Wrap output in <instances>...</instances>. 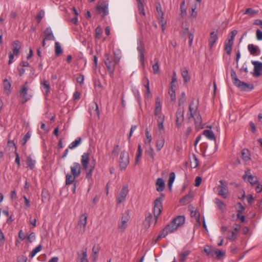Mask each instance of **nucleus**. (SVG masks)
Wrapping results in <instances>:
<instances>
[{
	"instance_id": "obj_23",
	"label": "nucleus",
	"mask_w": 262,
	"mask_h": 262,
	"mask_svg": "<svg viewBox=\"0 0 262 262\" xmlns=\"http://www.w3.org/2000/svg\"><path fill=\"white\" fill-rule=\"evenodd\" d=\"M156 190L158 192L162 191L165 187V182L162 178L157 179L156 183Z\"/></svg>"
},
{
	"instance_id": "obj_60",
	"label": "nucleus",
	"mask_w": 262,
	"mask_h": 262,
	"mask_svg": "<svg viewBox=\"0 0 262 262\" xmlns=\"http://www.w3.org/2000/svg\"><path fill=\"white\" fill-rule=\"evenodd\" d=\"M152 220V215L151 213H149L148 215L146 217L145 219V224L148 227L150 225V222Z\"/></svg>"
},
{
	"instance_id": "obj_30",
	"label": "nucleus",
	"mask_w": 262,
	"mask_h": 262,
	"mask_svg": "<svg viewBox=\"0 0 262 262\" xmlns=\"http://www.w3.org/2000/svg\"><path fill=\"white\" fill-rule=\"evenodd\" d=\"M203 135L209 140L215 141L216 138L213 132L211 130H204L203 131Z\"/></svg>"
},
{
	"instance_id": "obj_10",
	"label": "nucleus",
	"mask_w": 262,
	"mask_h": 262,
	"mask_svg": "<svg viewBox=\"0 0 262 262\" xmlns=\"http://www.w3.org/2000/svg\"><path fill=\"white\" fill-rule=\"evenodd\" d=\"M221 184L217 187V193L223 198H226L228 195V189L226 184H225L222 180L219 181Z\"/></svg>"
},
{
	"instance_id": "obj_16",
	"label": "nucleus",
	"mask_w": 262,
	"mask_h": 262,
	"mask_svg": "<svg viewBox=\"0 0 262 262\" xmlns=\"http://www.w3.org/2000/svg\"><path fill=\"white\" fill-rule=\"evenodd\" d=\"M157 17L159 20L160 24L162 26V30H164V13L162 10L160 4L157 6Z\"/></svg>"
},
{
	"instance_id": "obj_24",
	"label": "nucleus",
	"mask_w": 262,
	"mask_h": 262,
	"mask_svg": "<svg viewBox=\"0 0 262 262\" xmlns=\"http://www.w3.org/2000/svg\"><path fill=\"white\" fill-rule=\"evenodd\" d=\"M192 118H194V124H195L196 128L198 129L202 128H203V126L202 125V117H201L200 113H198V115L194 116V117H192Z\"/></svg>"
},
{
	"instance_id": "obj_45",
	"label": "nucleus",
	"mask_w": 262,
	"mask_h": 262,
	"mask_svg": "<svg viewBox=\"0 0 262 262\" xmlns=\"http://www.w3.org/2000/svg\"><path fill=\"white\" fill-rule=\"evenodd\" d=\"M55 48L56 55L57 56L61 55L62 54V50L60 45V43L58 42H56L55 43Z\"/></svg>"
},
{
	"instance_id": "obj_62",
	"label": "nucleus",
	"mask_w": 262,
	"mask_h": 262,
	"mask_svg": "<svg viewBox=\"0 0 262 262\" xmlns=\"http://www.w3.org/2000/svg\"><path fill=\"white\" fill-rule=\"evenodd\" d=\"M180 9L181 11V15L182 16L185 15L186 14V9L185 8V1H183L181 6H180Z\"/></svg>"
},
{
	"instance_id": "obj_11",
	"label": "nucleus",
	"mask_w": 262,
	"mask_h": 262,
	"mask_svg": "<svg viewBox=\"0 0 262 262\" xmlns=\"http://www.w3.org/2000/svg\"><path fill=\"white\" fill-rule=\"evenodd\" d=\"M238 83L236 84V86L240 90L243 91H250L253 89L254 86L252 84L247 83L243 81H240L239 82L237 81Z\"/></svg>"
},
{
	"instance_id": "obj_42",
	"label": "nucleus",
	"mask_w": 262,
	"mask_h": 262,
	"mask_svg": "<svg viewBox=\"0 0 262 262\" xmlns=\"http://www.w3.org/2000/svg\"><path fill=\"white\" fill-rule=\"evenodd\" d=\"M169 233H170L168 229L165 227L162 232L157 236L156 241H159L160 239L165 237Z\"/></svg>"
},
{
	"instance_id": "obj_18",
	"label": "nucleus",
	"mask_w": 262,
	"mask_h": 262,
	"mask_svg": "<svg viewBox=\"0 0 262 262\" xmlns=\"http://www.w3.org/2000/svg\"><path fill=\"white\" fill-rule=\"evenodd\" d=\"M43 34L45 37V40H54L55 39L53 32L51 30V28L50 27H48L46 29V30L43 32Z\"/></svg>"
},
{
	"instance_id": "obj_8",
	"label": "nucleus",
	"mask_w": 262,
	"mask_h": 262,
	"mask_svg": "<svg viewBox=\"0 0 262 262\" xmlns=\"http://www.w3.org/2000/svg\"><path fill=\"white\" fill-rule=\"evenodd\" d=\"M184 107L179 108L176 112V126L179 128L181 127L184 120Z\"/></svg>"
},
{
	"instance_id": "obj_29",
	"label": "nucleus",
	"mask_w": 262,
	"mask_h": 262,
	"mask_svg": "<svg viewBox=\"0 0 262 262\" xmlns=\"http://www.w3.org/2000/svg\"><path fill=\"white\" fill-rule=\"evenodd\" d=\"M190 251L188 250H183L181 253L179 254L180 262H185L187 257L190 254Z\"/></svg>"
},
{
	"instance_id": "obj_41",
	"label": "nucleus",
	"mask_w": 262,
	"mask_h": 262,
	"mask_svg": "<svg viewBox=\"0 0 262 262\" xmlns=\"http://www.w3.org/2000/svg\"><path fill=\"white\" fill-rule=\"evenodd\" d=\"M181 75L184 79L185 83L188 82L190 80V77L188 75V71L186 69H183L181 70Z\"/></svg>"
},
{
	"instance_id": "obj_19",
	"label": "nucleus",
	"mask_w": 262,
	"mask_h": 262,
	"mask_svg": "<svg viewBox=\"0 0 262 262\" xmlns=\"http://www.w3.org/2000/svg\"><path fill=\"white\" fill-rule=\"evenodd\" d=\"M78 258L80 260V262H89L88 259V255H87V248H83L81 253L78 252Z\"/></svg>"
},
{
	"instance_id": "obj_4",
	"label": "nucleus",
	"mask_w": 262,
	"mask_h": 262,
	"mask_svg": "<svg viewBox=\"0 0 262 262\" xmlns=\"http://www.w3.org/2000/svg\"><path fill=\"white\" fill-rule=\"evenodd\" d=\"M164 198V195L161 194L160 196L157 198L154 202V215L157 221L158 217L161 214L163 209L162 203Z\"/></svg>"
},
{
	"instance_id": "obj_31",
	"label": "nucleus",
	"mask_w": 262,
	"mask_h": 262,
	"mask_svg": "<svg viewBox=\"0 0 262 262\" xmlns=\"http://www.w3.org/2000/svg\"><path fill=\"white\" fill-rule=\"evenodd\" d=\"M78 178L76 176H75L72 173H68L66 177V185H70L73 184L75 181V180Z\"/></svg>"
},
{
	"instance_id": "obj_44",
	"label": "nucleus",
	"mask_w": 262,
	"mask_h": 262,
	"mask_svg": "<svg viewBox=\"0 0 262 262\" xmlns=\"http://www.w3.org/2000/svg\"><path fill=\"white\" fill-rule=\"evenodd\" d=\"M174 88L175 87H172V85L170 86L168 91V94L170 95L171 100L172 101H174L176 99Z\"/></svg>"
},
{
	"instance_id": "obj_56",
	"label": "nucleus",
	"mask_w": 262,
	"mask_h": 262,
	"mask_svg": "<svg viewBox=\"0 0 262 262\" xmlns=\"http://www.w3.org/2000/svg\"><path fill=\"white\" fill-rule=\"evenodd\" d=\"M138 8L140 13L142 14L143 16H145V12L144 9L143 5L142 2H140L139 4H138Z\"/></svg>"
},
{
	"instance_id": "obj_46",
	"label": "nucleus",
	"mask_w": 262,
	"mask_h": 262,
	"mask_svg": "<svg viewBox=\"0 0 262 262\" xmlns=\"http://www.w3.org/2000/svg\"><path fill=\"white\" fill-rule=\"evenodd\" d=\"M232 43L229 42L225 43V51L228 55H230L232 50Z\"/></svg>"
},
{
	"instance_id": "obj_32",
	"label": "nucleus",
	"mask_w": 262,
	"mask_h": 262,
	"mask_svg": "<svg viewBox=\"0 0 262 262\" xmlns=\"http://www.w3.org/2000/svg\"><path fill=\"white\" fill-rule=\"evenodd\" d=\"M11 86V84L10 82L7 79H5L4 80V90L5 94L7 95H9L10 94Z\"/></svg>"
},
{
	"instance_id": "obj_39",
	"label": "nucleus",
	"mask_w": 262,
	"mask_h": 262,
	"mask_svg": "<svg viewBox=\"0 0 262 262\" xmlns=\"http://www.w3.org/2000/svg\"><path fill=\"white\" fill-rule=\"evenodd\" d=\"M175 177H176V175H175L174 172H171L170 173L169 178V180H168V186L170 190L171 189V187H172L173 183L174 181Z\"/></svg>"
},
{
	"instance_id": "obj_38",
	"label": "nucleus",
	"mask_w": 262,
	"mask_h": 262,
	"mask_svg": "<svg viewBox=\"0 0 262 262\" xmlns=\"http://www.w3.org/2000/svg\"><path fill=\"white\" fill-rule=\"evenodd\" d=\"M165 227L168 229V230L170 233L174 232L178 229V227L176 225V224L173 220H172L171 222V223L167 225Z\"/></svg>"
},
{
	"instance_id": "obj_28",
	"label": "nucleus",
	"mask_w": 262,
	"mask_h": 262,
	"mask_svg": "<svg viewBox=\"0 0 262 262\" xmlns=\"http://www.w3.org/2000/svg\"><path fill=\"white\" fill-rule=\"evenodd\" d=\"M192 196V193L189 192L180 200V203L182 205L187 204L191 202Z\"/></svg>"
},
{
	"instance_id": "obj_15",
	"label": "nucleus",
	"mask_w": 262,
	"mask_h": 262,
	"mask_svg": "<svg viewBox=\"0 0 262 262\" xmlns=\"http://www.w3.org/2000/svg\"><path fill=\"white\" fill-rule=\"evenodd\" d=\"M252 63L254 65V75L256 77H259L262 75V63L257 61H252Z\"/></svg>"
},
{
	"instance_id": "obj_7",
	"label": "nucleus",
	"mask_w": 262,
	"mask_h": 262,
	"mask_svg": "<svg viewBox=\"0 0 262 262\" xmlns=\"http://www.w3.org/2000/svg\"><path fill=\"white\" fill-rule=\"evenodd\" d=\"M129 155L125 150L121 152L120 156L119 165L121 170H125L129 164Z\"/></svg>"
},
{
	"instance_id": "obj_6",
	"label": "nucleus",
	"mask_w": 262,
	"mask_h": 262,
	"mask_svg": "<svg viewBox=\"0 0 262 262\" xmlns=\"http://www.w3.org/2000/svg\"><path fill=\"white\" fill-rule=\"evenodd\" d=\"M130 216L128 211H125L122 214L120 222H118V229L122 232H123L127 226V222L129 220Z\"/></svg>"
},
{
	"instance_id": "obj_40",
	"label": "nucleus",
	"mask_w": 262,
	"mask_h": 262,
	"mask_svg": "<svg viewBox=\"0 0 262 262\" xmlns=\"http://www.w3.org/2000/svg\"><path fill=\"white\" fill-rule=\"evenodd\" d=\"M215 203L217 206L218 208L222 211H224L226 209V205L223 202L220 200L219 199H215Z\"/></svg>"
},
{
	"instance_id": "obj_26",
	"label": "nucleus",
	"mask_w": 262,
	"mask_h": 262,
	"mask_svg": "<svg viewBox=\"0 0 262 262\" xmlns=\"http://www.w3.org/2000/svg\"><path fill=\"white\" fill-rule=\"evenodd\" d=\"M42 88V91L46 95H48L50 90V83L48 80H43L41 83Z\"/></svg>"
},
{
	"instance_id": "obj_2",
	"label": "nucleus",
	"mask_w": 262,
	"mask_h": 262,
	"mask_svg": "<svg viewBox=\"0 0 262 262\" xmlns=\"http://www.w3.org/2000/svg\"><path fill=\"white\" fill-rule=\"evenodd\" d=\"M90 152L83 153L81 156V163L82 168L86 171V177L90 178L92 176V173L94 169V165H90L89 166L88 164L90 162Z\"/></svg>"
},
{
	"instance_id": "obj_34",
	"label": "nucleus",
	"mask_w": 262,
	"mask_h": 262,
	"mask_svg": "<svg viewBox=\"0 0 262 262\" xmlns=\"http://www.w3.org/2000/svg\"><path fill=\"white\" fill-rule=\"evenodd\" d=\"M26 163L31 169H33L35 167V160L30 155L27 157Z\"/></svg>"
},
{
	"instance_id": "obj_14",
	"label": "nucleus",
	"mask_w": 262,
	"mask_h": 262,
	"mask_svg": "<svg viewBox=\"0 0 262 262\" xmlns=\"http://www.w3.org/2000/svg\"><path fill=\"white\" fill-rule=\"evenodd\" d=\"M72 174L78 177L81 172V167L80 164L77 162H74L70 167Z\"/></svg>"
},
{
	"instance_id": "obj_52",
	"label": "nucleus",
	"mask_w": 262,
	"mask_h": 262,
	"mask_svg": "<svg viewBox=\"0 0 262 262\" xmlns=\"http://www.w3.org/2000/svg\"><path fill=\"white\" fill-rule=\"evenodd\" d=\"M30 137H31V133L30 132H28L25 135V136H24V137L23 138L22 140L20 141L21 144L23 145H25L26 144L27 142L28 141V140L30 138Z\"/></svg>"
},
{
	"instance_id": "obj_22",
	"label": "nucleus",
	"mask_w": 262,
	"mask_h": 262,
	"mask_svg": "<svg viewBox=\"0 0 262 262\" xmlns=\"http://www.w3.org/2000/svg\"><path fill=\"white\" fill-rule=\"evenodd\" d=\"M248 49L250 54L253 56H257L260 54L259 48L253 44H249L248 46Z\"/></svg>"
},
{
	"instance_id": "obj_33",
	"label": "nucleus",
	"mask_w": 262,
	"mask_h": 262,
	"mask_svg": "<svg viewBox=\"0 0 262 262\" xmlns=\"http://www.w3.org/2000/svg\"><path fill=\"white\" fill-rule=\"evenodd\" d=\"M242 157L244 161L247 162L250 160V151L247 149H243L242 150Z\"/></svg>"
},
{
	"instance_id": "obj_50",
	"label": "nucleus",
	"mask_w": 262,
	"mask_h": 262,
	"mask_svg": "<svg viewBox=\"0 0 262 262\" xmlns=\"http://www.w3.org/2000/svg\"><path fill=\"white\" fill-rule=\"evenodd\" d=\"M119 150V146L118 145H115L111 153V155L113 158L118 156Z\"/></svg>"
},
{
	"instance_id": "obj_25",
	"label": "nucleus",
	"mask_w": 262,
	"mask_h": 262,
	"mask_svg": "<svg viewBox=\"0 0 262 262\" xmlns=\"http://www.w3.org/2000/svg\"><path fill=\"white\" fill-rule=\"evenodd\" d=\"M87 224V215L85 214H82L80 216L79 221L78 223V226L82 227L83 231H85V227Z\"/></svg>"
},
{
	"instance_id": "obj_51",
	"label": "nucleus",
	"mask_w": 262,
	"mask_h": 262,
	"mask_svg": "<svg viewBox=\"0 0 262 262\" xmlns=\"http://www.w3.org/2000/svg\"><path fill=\"white\" fill-rule=\"evenodd\" d=\"M231 76L233 80V83L234 84V85H236L238 83L237 82H239L241 80H239L236 76V73L234 71H232L231 72Z\"/></svg>"
},
{
	"instance_id": "obj_36",
	"label": "nucleus",
	"mask_w": 262,
	"mask_h": 262,
	"mask_svg": "<svg viewBox=\"0 0 262 262\" xmlns=\"http://www.w3.org/2000/svg\"><path fill=\"white\" fill-rule=\"evenodd\" d=\"M81 143V139L80 137L77 138L75 141L72 142L69 145V148L71 149H73L77 146H78Z\"/></svg>"
},
{
	"instance_id": "obj_58",
	"label": "nucleus",
	"mask_w": 262,
	"mask_h": 262,
	"mask_svg": "<svg viewBox=\"0 0 262 262\" xmlns=\"http://www.w3.org/2000/svg\"><path fill=\"white\" fill-rule=\"evenodd\" d=\"M102 33V29L99 27H97L95 29V37L97 39H99L100 35Z\"/></svg>"
},
{
	"instance_id": "obj_5",
	"label": "nucleus",
	"mask_w": 262,
	"mask_h": 262,
	"mask_svg": "<svg viewBox=\"0 0 262 262\" xmlns=\"http://www.w3.org/2000/svg\"><path fill=\"white\" fill-rule=\"evenodd\" d=\"M199 103V102L198 100H192L191 101L189 105L188 113L187 114V116L189 119L194 117L195 115L200 113L198 111Z\"/></svg>"
},
{
	"instance_id": "obj_12",
	"label": "nucleus",
	"mask_w": 262,
	"mask_h": 262,
	"mask_svg": "<svg viewBox=\"0 0 262 262\" xmlns=\"http://www.w3.org/2000/svg\"><path fill=\"white\" fill-rule=\"evenodd\" d=\"M155 108L154 111V115L157 117V119L161 118H164V116L162 115L161 112L162 106L160 103L159 98H157L156 100Z\"/></svg>"
},
{
	"instance_id": "obj_3",
	"label": "nucleus",
	"mask_w": 262,
	"mask_h": 262,
	"mask_svg": "<svg viewBox=\"0 0 262 262\" xmlns=\"http://www.w3.org/2000/svg\"><path fill=\"white\" fill-rule=\"evenodd\" d=\"M19 95L22 98L21 102L23 103H26L30 100L32 96L31 91L29 89L28 83L27 82L21 86L19 91Z\"/></svg>"
},
{
	"instance_id": "obj_49",
	"label": "nucleus",
	"mask_w": 262,
	"mask_h": 262,
	"mask_svg": "<svg viewBox=\"0 0 262 262\" xmlns=\"http://www.w3.org/2000/svg\"><path fill=\"white\" fill-rule=\"evenodd\" d=\"M185 102H186L185 94L184 92H183L181 93V97L179 100V105L180 106H182V107H184L183 105L185 104Z\"/></svg>"
},
{
	"instance_id": "obj_47",
	"label": "nucleus",
	"mask_w": 262,
	"mask_h": 262,
	"mask_svg": "<svg viewBox=\"0 0 262 262\" xmlns=\"http://www.w3.org/2000/svg\"><path fill=\"white\" fill-rule=\"evenodd\" d=\"M146 153L147 156L152 159V161H154L155 153L154 149L152 147H150L149 149L146 151Z\"/></svg>"
},
{
	"instance_id": "obj_1",
	"label": "nucleus",
	"mask_w": 262,
	"mask_h": 262,
	"mask_svg": "<svg viewBox=\"0 0 262 262\" xmlns=\"http://www.w3.org/2000/svg\"><path fill=\"white\" fill-rule=\"evenodd\" d=\"M120 58L115 57L114 59L110 57L108 54H105L104 56V62L111 76H113L116 64L119 62Z\"/></svg>"
},
{
	"instance_id": "obj_53",
	"label": "nucleus",
	"mask_w": 262,
	"mask_h": 262,
	"mask_svg": "<svg viewBox=\"0 0 262 262\" xmlns=\"http://www.w3.org/2000/svg\"><path fill=\"white\" fill-rule=\"evenodd\" d=\"M237 33V31L236 30H233L231 31V36L228 38L227 42L233 44L234 39Z\"/></svg>"
},
{
	"instance_id": "obj_54",
	"label": "nucleus",
	"mask_w": 262,
	"mask_h": 262,
	"mask_svg": "<svg viewBox=\"0 0 262 262\" xmlns=\"http://www.w3.org/2000/svg\"><path fill=\"white\" fill-rule=\"evenodd\" d=\"M99 251V247L98 245H95L92 249V252H93V256L95 259L97 256V254Z\"/></svg>"
},
{
	"instance_id": "obj_37",
	"label": "nucleus",
	"mask_w": 262,
	"mask_h": 262,
	"mask_svg": "<svg viewBox=\"0 0 262 262\" xmlns=\"http://www.w3.org/2000/svg\"><path fill=\"white\" fill-rule=\"evenodd\" d=\"M13 54L17 55L19 53V50L20 48L19 41L16 40L13 42Z\"/></svg>"
},
{
	"instance_id": "obj_21",
	"label": "nucleus",
	"mask_w": 262,
	"mask_h": 262,
	"mask_svg": "<svg viewBox=\"0 0 262 262\" xmlns=\"http://www.w3.org/2000/svg\"><path fill=\"white\" fill-rule=\"evenodd\" d=\"M218 39V34L217 32H212L210 33L209 39V46L210 48H212L214 43Z\"/></svg>"
},
{
	"instance_id": "obj_55",
	"label": "nucleus",
	"mask_w": 262,
	"mask_h": 262,
	"mask_svg": "<svg viewBox=\"0 0 262 262\" xmlns=\"http://www.w3.org/2000/svg\"><path fill=\"white\" fill-rule=\"evenodd\" d=\"M164 121V118H161L160 119H157L158 126V128L160 130H164V125H163Z\"/></svg>"
},
{
	"instance_id": "obj_27",
	"label": "nucleus",
	"mask_w": 262,
	"mask_h": 262,
	"mask_svg": "<svg viewBox=\"0 0 262 262\" xmlns=\"http://www.w3.org/2000/svg\"><path fill=\"white\" fill-rule=\"evenodd\" d=\"M165 143L164 138L162 136L159 137L156 142V150L159 151L163 148Z\"/></svg>"
},
{
	"instance_id": "obj_63",
	"label": "nucleus",
	"mask_w": 262,
	"mask_h": 262,
	"mask_svg": "<svg viewBox=\"0 0 262 262\" xmlns=\"http://www.w3.org/2000/svg\"><path fill=\"white\" fill-rule=\"evenodd\" d=\"M255 13L256 12L251 8L247 9L244 13L245 14H248L251 16H253Z\"/></svg>"
},
{
	"instance_id": "obj_17",
	"label": "nucleus",
	"mask_w": 262,
	"mask_h": 262,
	"mask_svg": "<svg viewBox=\"0 0 262 262\" xmlns=\"http://www.w3.org/2000/svg\"><path fill=\"white\" fill-rule=\"evenodd\" d=\"M144 45L141 41H140L138 43L137 50L139 53V59L140 62L142 63V65L144 66Z\"/></svg>"
},
{
	"instance_id": "obj_35",
	"label": "nucleus",
	"mask_w": 262,
	"mask_h": 262,
	"mask_svg": "<svg viewBox=\"0 0 262 262\" xmlns=\"http://www.w3.org/2000/svg\"><path fill=\"white\" fill-rule=\"evenodd\" d=\"M176 225L178 228L179 226L184 224L185 222V217L183 216H178L173 220Z\"/></svg>"
},
{
	"instance_id": "obj_43",
	"label": "nucleus",
	"mask_w": 262,
	"mask_h": 262,
	"mask_svg": "<svg viewBox=\"0 0 262 262\" xmlns=\"http://www.w3.org/2000/svg\"><path fill=\"white\" fill-rule=\"evenodd\" d=\"M42 249V246L40 244L33 249L30 254V257L32 258L38 252H40Z\"/></svg>"
},
{
	"instance_id": "obj_61",
	"label": "nucleus",
	"mask_w": 262,
	"mask_h": 262,
	"mask_svg": "<svg viewBox=\"0 0 262 262\" xmlns=\"http://www.w3.org/2000/svg\"><path fill=\"white\" fill-rule=\"evenodd\" d=\"M145 135L147 138V141H145V143L150 144L152 138L149 132L147 129L145 130Z\"/></svg>"
},
{
	"instance_id": "obj_13",
	"label": "nucleus",
	"mask_w": 262,
	"mask_h": 262,
	"mask_svg": "<svg viewBox=\"0 0 262 262\" xmlns=\"http://www.w3.org/2000/svg\"><path fill=\"white\" fill-rule=\"evenodd\" d=\"M243 178L244 180L247 179V181L249 182L252 185L256 184L258 182V179L257 177L253 176L251 174L250 171L249 169L245 171V174L243 176Z\"/></svg>"
},
{
	"instance_id": "obj_57",
	"label": "nucleus",
	"mask_w": 262,
	"mask_h": 262,
	"mask_svg": "<svg viewBox=\"0 0 262 262\" xmlns=\"http://www.w3.org/2000/svg\"><path fill=\"white\" fill-rule=\"evenodd\" d=\"M142 154V149L141 148V145L140 144H138V151L137 155L136 156V163L138 162L139 159L141 158Z\"/></svg>"
},
{
	"instance_id": "obj_64",
	"label": "nucleus",
	"mask_w": 262,
	"mask_h": 262,
	"mask_svg": "<svg viewBox=\"0 0 262 262\" xmlns=\"http://www.w3.org/2000/svg\"><path fill=\"white\" fill-rule=\"evenodd\" d=\"M17 262H27V257L24 255H21L17 257Z\"/></svg>"
},
{
	"instance_id": "obj_9",
	"label": "nucleus",
	"mask_w": 262,
	"mask_h": 262,
	"mask_svg": "<svg viewBox=\"0 0 262 262\" xmlns=\"http://www.w3.org/2000/svg\"><path fill=\"white\" fill-rule=\"evenodd\" d=\"M128 191L127 186L124 185L122 187V189L117 196V202L118 204H121L125 201Z\"/></svg>"
},
{
	"instance_id": "obj_20",
	"label": "nucleus",
	"mask_w": 262,
	"mask_h": 262,
	"mask_svg": "<svg viewBox=\"0 0 262 262\" xmlns=\"http://www.w3.org/2000/svg\"><path fill=\"white\" fill-rule=\"evenodd\" d=\"M97 10L100 13H102L103 16H105L108 13V6L107 4H101L97 7Z\"/></svg>"
},
{
	"instance_id": "obj_48",
	"label": "nucleus",
	"mask_w": 262,
	"mask_h": 262,
	"mask_svg": "<svg viewBox=\"0 0 262 262\" xmlns=\"http://www.w3.org/2000/svg\"><path fill=\"white\" fill-rule=\"evenodd\" d=\"M204 251L209 256H213L214 255V250L209 246H205Z\"/></svg>"
},
{
	"instance_id": "obj_59",
	"label": "nucleus",
	"mask_w": 262,
	"mask_h": 262,
	"mask_svg": "<svg viewBox=\"0 0 262 262\" xmlns=\"http://www.w3.org/2000/svg\"><path fill=\"white\" fill-rule=\"evenodd\" d=\"M35 238V235L34 232H31L27 237V243H32Z\"/></svg>"
}]
</instances>
